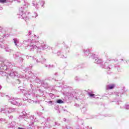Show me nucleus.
Returning a JSON list of instances; mask_svg holds the SVG:
<instances>
[{
    "label": "nucleus",
    "mask_w": 129,
    "mask_h": 129,
    "mask_svg": "<svg viewBox=\"0 0 129 129\" xmlns=\"http://www.w3.org/2000/svg\"><path fill=\"white\" fill-rule=\"evenodd\" d=\"M48 102L49 103H52L53 102H52V101H49Z\"/></svg>",
    "instance_id": "7"
},
{
    "label": "nucleus",
    "mask_w": 129,
    "mask_h": 129,
    "mask_svg": "<svg viewBox=\"0 0 129 129\" xmlns=\"http://www.w3.org/2000/svg\"><path fill=\"white\" fill-rule=\"evenodd\" d=\"M56 102L57 103H59V104H61V103H64V101H63L61 99H58L56 101Z\"/></svg>",
    "instance_id": "3"
},
{
    "label": "nucleus",
    "mask_w": 129,
    "mask_h": 129,
    "mask_svg": "<svg viewBox=\"0 0 129 129\" xmlns=\"http://www.w3.org/2000/svg\"><path fill=\"white\" fill-rule=\"evenodd\" d=\"M7 0H0V3L4 4V3H6Z\"/></svg>",
    "instance_id": "5"
},
{
    "label": "nucleus",
    "mask_w": 129,
    "mask_h": 129,
    "mask_svg": "<svg viewBox=\"0 0 129 129\" xmlns=\"http://www.w3.org/2000/svg\"><path fill=\"white\" fill-rule=\"evenodd\" d=\"M108 89H113L114 88V85L112 84L111 85L108 86Z\"/></svg>",
    "instance_id": "2"
},
{
    "label": "nucleus",
    "mask_w": 129,
    "mask_h": 129,
    "mask_svg": "<svg viewBox=\"0 0 129 129\" xmlns=\"http://www.w3.org/2000/svg\"><path fill=\"white\" fill-rule=\"evenodd\" d=\"M89 96H90L91 97H93V96H95V95L94 94H89Z\"/></svg>",
    "instance_id": "4"
},
{
    "label": "nucleus",
    "mask_w": 129,
    "mask_h": 129,
    "mask_svg": "<svg viewBox=\"0 0 129 129\" xmlns=\"http://www.w3.org/2000/svg\"><path fill=\"white\" fill-rule=\"evenodd\" d=\"M17 40H14V43H15V44L16 45V46H17Z\"/></svg>",
    "instance_id": "6"
},
{
    "label": "nucleus",
    "mask_w": 129,
    "mask_h": 129,
    "mask_svg": "<svg viewBox=\"0 0 129 129\" xmlns=\"http://www.w3.org/2000/svg\"><path fill=\"white\" fill-rule=\"evenodd\" d=\"M95 62L98 64H99V63H102V59H100L99 58L95 59Z\"/></svg>",
    "instance_id": "1"
}]
</instances>
